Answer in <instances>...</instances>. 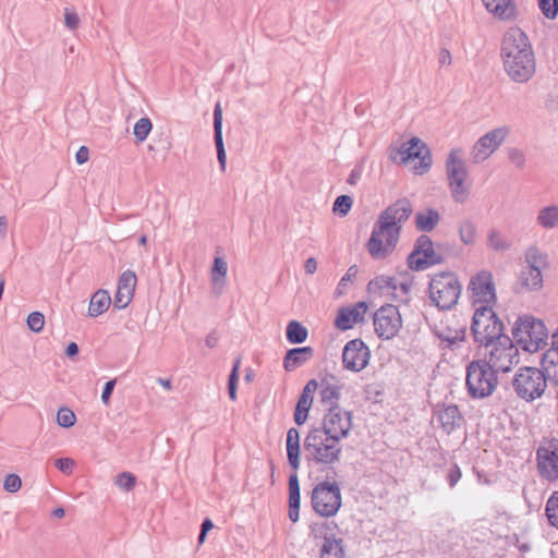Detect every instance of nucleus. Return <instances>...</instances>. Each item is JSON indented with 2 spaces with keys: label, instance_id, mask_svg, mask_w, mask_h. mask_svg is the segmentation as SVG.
I'll return each instance as SVG.
<instances>
[{
  "label": "nucleus",
  "instance_id": "obj_1",
  "mask_svg": "<svg viewBox=\"0 0 558 558\" xmlns=\"http://www.w3.org/2000/svg\"><path fill=\"white\" fill-rule=\"evenodd\" d=\"M413 211L409 199L400 198L380 213L365 247L373 259L388 257L397 247L402 225Z\"/></svg>",
  "mask_w": 558,
  "mask_h": 558
},
{
  "label": "nucleus",
  "instance_id": "obj_2",
  "mask_svg": "<svg viewBox=\"0 0 558 558\" xmlns=\"http://www.w3.org/2000/svg\"><path fill=\"white\" fill-rule=\"evenodd\" d=\"M504 69L517 83H526L535 73V56L526 34L519 27L506 32L501 43Z\"/></svg>",
  "mask_w": 558,
  "mask_h": 558
},
{
  "label": "nucleus",
  "instance_id": "obj_3",
  "mask_svg": "<svg viewBox=\"0 0 558 558\" xmlns=\"http://www.w3.org/2000/svg\"><path fill=\"white\" fill-rule=\"evenodd\" d=\"M512 337L522 350L535 353L547 345L548 331L543 320L523 315L517 318L512 327Z\"/></svg>",
  "mask_w": 558,
  "mask_h": 558
},
{
  "label": "nucleus",
  "instance_id": "obj_4",
  "mask_svg": "<svg viewBox=\"0 0 558 558\" xmlns=\"http://www.w3.org/2000/svg\"><path fill=\"white\" fill-rule=\"evenodd\" d=\"M340 440H335L316 428H311L304 439V451L308 461L331 465L340 460L342 448Z\"/></svg>",
  "mask_w": 558,
  "mask_h": 558
},
{
  "label": "nucleus",
  "instance_id": "obj_5",
  "mask_svg": "<svg viewBox=\"0 0 558 558\" xmlns=\"http://www.w3.org/2000/svg\"><path fill=\"white\" fill-rule=\"evenodd\" d=\"M497 371L483 359L472 361L466 367V388L473 399H483L494 393L498 385Z\"/></svg>",
  "mask_w": 558,
  "mask_h": 558
},
{
  "label": "nucleus",
  "instance_id": "obj_6",
  "mask_svg": "<svg viewBox=\"0 0 558 558\" xmlns=\"http://www.w3.org/2000/svg\"><path fill=\"white\" fill-rule=\"evenodd\" d=\"M471 331L475 342L489 347L495 340L506 336L504 324L494 312L493 306H476L473 314Z\"/></svg>",
  "mask_w": 558,
  "mask_h": 558
},
{
  "label": "nucleus",
  "instance_id": "obj_7",
  "mask_svg": "<svg viewBox=\"0 0 558 558\" xmlns=\"http://www.w3.org/2000/svg\"><path fill=\"white\" fill-rule=\"evenodd\" d=\"M511 386L519 399L532 402L545 393L547 376L537 367L522 366L515 372Z\"/></svg>",
  "mask_w": 558,
  "mask_h": 558
},
{
  "label": "nucleus",
  "instance_id": "obj_8",
  "mask_svg": "<svg viewBox=\"0 0 558 558\" xmlns=\"http://www.w3.org/2000/svg\"><path fill=\"white\" fill-rule=\"evenodd\" d=\"M462 287L456 274L442 271L436 274L429 282L432 302L440 310H450L461 295Z\"/></svg>",
  "mask_w": 558,
  "mask_h": 558
},
{
  "label": "nucleus",
  "instance_id": "obj_9",
  "mask_svg": "<svg viewBox=\"0 0 558 558\" xmlns=\"http://www.w3.org/2000/svg\"><path fill=\"white\" fill-rule=\"evenodd\" d=\"M445 245L437 243L426 235H420L414 244L412 253L408 257L409 268L414 271L425 270L430 266L445 263Z\"/></svg>",
  "mask_w": 558,
  "mask_h": 558
},
{
  "label": "nucleus",
  "instance_id": "obj_10",
  "mask_svg": "<svg viewBox=\"0 0 558 558\" xmlns=\"http://www.w3.org/2000/svg\"><path fill=\"white\" fill-rule=\"evenodd\" d=\"M490 350L484 361L498 373H508L520 362L519 348L509 336H504L489 344Z\"/></svg>",
  "mask_w": 558,
  "mask_h": 558
},
{
  "label": "nucleus",
  "instance_id": "obj_11",
  "mask_svg": "<svg viewBox=\"0 0 558 558\" xmlns=\"http://www.w3.org/2000/svg\"><path fill=\"white\" fill-rule=\"evenodd\" d=\"M342 504L341 490L336 482H320L312 492V506L324 518L337 514Z\"/></svg>",
  "mask_w": 558,
  "mask_h": 558
},
{
  "label": "nucleus",
  "instance_id": "obj_12",
  "mask_svg": "<svg viewBox=\"0 0 558 558\" xmlns=\"http://www.w3.org/2000/svg\"><path fill=\"white\" fill-rule=\"evenodd\" d=\"M510 132L509 126L502 125L482 135L471 150L473 162L481 163L487 160L504 144Z\"/></svg>",
  "mask_w": 558,
  "mask_h": 558
},
{
  "label": "nucleus",
  "instance_id": "obj_13",
  "mask_svg": "<svg viewBox=\"0 0 558 558\" xmlns=\"http://www.w3.org/2000/svg\"><path fill=\"white\" fill-rule=\"evenodd\" d=\"M374 330L380 339H392L402 327V318L396 305L380 306L373 317Z\"/></svg>",
  "mask_w": 558,
  "mask_h": 558
},
{
  "label": "nucleus",
  "instance_id": "obj_14",
  "mask_svg": "<svg viewBox=\"0 0 558 558\" xmlns=\"http://www.w3.org/2000/svg\"><path fill=\"white\" fill-rule=\"evenodd\" d=\"M315 428L331 435L335 440L347 438L352 428V413L341 407L328 408L323 418V426Z\"/></svg>",
  "mask_w": 558,
  "mask_h": 558
},
{
  "label": "nucleus",
  "instance_id": "obj_15",
  "mask_svg": "<svg viewBox=\"0 0 558 558\" xmlns=\"http://www.w3.org/2000/svg\"><path fill=\"white\" fill-rule=\"evenodd\" d=\"M398 155L402 163L417 159L414 165L415 173L423 174L427 172L432 166V155L427 145L418 137H412L398 148Z\"/></svg>",
  "mask_w": 558,
  "mask_h": 558
},
{
  "label": "nucleus",
  "instance_id": "obj_16",
  "mask_svg": "<svg viewBox=\"0 0 558 558\" xmlns=\"http://www.w3.org/2000/svg\"><path fill=\"white\" fill-rule=\"evenodd\" d=\"M468 290L474 305L492 306L496 303L497 296L493 275L487 270H482L473 276Z\"/></svg>",
  "mask_w": 558,
  "mask_h": 558
},
{
  "label": "nucleus",
  "instance_id": "obj_17",
  "mask_svg": "<svg viewBox=\"0 0 558 558\" xmlns=\"http://www.w3.org/2000/svg\"><path fill=\"white\" fill-rule=\"evenodd\" d=\"M537 470L539 475L549 481L558 480V441L550 440L536 450Z\"/></svg>",
  "mask_w": 558,
  "mask_h": 558
},
{
  "label": "nucleus",
  "instance_id": "obj_18",
  "mask_svg": "<svg viewBox=\"0 0 558 558\" xmlns=\"http://www.w3.org/2000/svg\"><path fill=\"white\" fill-rule=\"evenodd\" d=\"M369 357L371 351L362 339L350 340L342 351L343 367L355 373L367 366Z\"/></svg>",
  "mask_w": 558,
  "mask_h": 558
},
{
  "label": "nucleus",
  "instance_id": "obj_19",
  "mask_svg": "<svg viewBox=\"0 0 558 558\" xmlns=\"http://www.w3.org/2000/svg\"><path fill=\"white\" fill-rule=\"evenodd\" d=\"M434 418L446 434L461 428L464 423V417L456 404L438 405L434 412Z\"/></svg>",
  "mask_w": 558,
  "mask_h": 558
},
{
  "label": "nucleus",
  "instance_id": "obj_20",
  "mask_svg": "<svg viewBox=\"0 0 558 558\" xmlns=\"http://www.w3.org/2000/svg\"><path fill=\"white\" fill-rule=\"evenodd\" d=\"M318 395L322 404L328 408L340 407L341 386L339 378L333 374H325L318 381Z\"/></svg>",
  "mask_w": 558,
  "mask_h": 558
},
{
  "label": "nucleus",
  "instance_id": "obj_21",
  "mask_svg": "<svg viewBox=\"0 0 558 558\" xmlns=\"http://www.w3.org/2000/svg\"><path fill=\"white\" fill-rule=\"evenodd\" d=\"M468 169L463 160V150L461 148H453L446 159V175L447 181L466 180Z\"/></svg>",
  "mask_w": 558,
  "mask_h": 558
},
{
  "label": "nucleus",
  "instance_id": "obj_22",
  "mask_svg": "<svg viewBox=\"0 0 558 558\" xmlns=\"http://www.w3.org/2000/svg\"><path fill=\"white\" fill-rule=\"evenodd\" d=\"M214 141L217 149V158L222 171L226 169L227 155L222 137V109L219 102L214 109Z\"/></svg>",
  "mask_w": 558,
  "mask_h": 558
},
{
  "label": "nucleus",
  "instance_id": "obj_23",
  "mask_svg": "<svg viewBox=\"0 0 558 558\" xmlns=\"http://www.w3.org/2000/svg\"><path fill=\"white\" fill-rule=\"evenodd\" d=\"M314 356V349L312 347H299L287 351L283 357V368L287 372H292L296 367L302 366Z\"/></svg>",
  "mask_w": 558,
  "mask_h": 558
},
{
  "label": "nucleus",
  "instance_id": "obj_24",
  "mask_svg": "<svg viewBox=\"0 0 558 558\" xmlns=\"http://www.w3.org/2000/svg\"><path fill=\"white\" fill-rule=\"evenodd\" d=\"M543 287V275L539 269L524 267L520 271L518 292L537 291Z\"/></svg>",
  "mask_w": 558,
  "mask_h": 558
},
{
  "label": "nucleus",
  "instance_id": "obj_25",
  "mask_svg": "<svg viewBox=\"0 0 558 558\" xmlns=\"http://www.w3.org/2000/svg\"><path fill=\"white\" fill-rule=\"evenodd\" d=\"M300 502V483L296 471H294L289 476V519L292 522L299 520Z\"/></svg>",
  "mask_w": 558,
  "mask_h": 558
},
{
  "label": "nucleus",
  "instance_id": "obj_26",
  "mask_svg": "<svg viewBox=\"0 0 558 558\" xmlns=\"http://www.w3.org/2000/svg\"><path fill=\"white\" fill-rule=\"evenodd\" d=\"M287 457L289 464L294 471L300 468V433L295 427L287 432Z\"/></svg>",
  "mask_w": 558,
  "mask_h": 558
},
{
  "label": "nucleus",
  "instance_id": "obj_27",
  "mask_svg": "<svg viewBox=\"0 0 558 558\" xmlns=\"http://www.w3.org/2000/svg\"><path fill=\"white\" fill-rule=\"evenodd\" d=\"M439 221L440 215L438 210L434 208H427L415 215V227L422 232L433 231Z\"/></svg>",
  "mask_w": 558,
  "mask_h": 558
},
{
  "label": "nucleus",
  "instance_id": "obj_28",
  "mask_svg": "<svg viewBox=\"0 0 558 558\" xmlns=\"http://www.w3.org/2000/svg\"><path fill=\"white\" fill-rule=\"evenodd\" d=\"M111 304V298L106 290L96 291L89 302L88 314L92 317H97L104 314Z\"/></svg>",
  "mask_w": 558,
  "mask_h": 558
},
{
  "label": "nucleus",
  "instance_id": "obj_29",
  "mask_svg": "<svg viewBox=\"0 0 558 558\" xmlns=\"http://www.w3.org/2000/svg\"><path fill=\"white\" fill-rule=\"evenodd\" d=\"M362 320L361 312L353 307H342L339 310L335 325L340 330L352 328L354 323Z\"/></svg>",
  "mask_w": 558,
  "mask_h": 558
},
{
  "label": "nucleus",
  "instance_id": "obj_30",
  "mask_svg": "<svg viewBox=\"0 0 558 558\" xmlns=\"http://www.w3.org/2000/svg\"><path fill=\"white\" fill-rule=\"evenodd\" d=\"M320 558H345L343 541L326 536L320 548Z\"/></svg>",
  "mask_w": 558,
  "mask_h": 558
},
{
  "label": "nucleus",
  "instance_id": "obj_31",
  "mask_svg": "<svg viewBox=\"0 0 558 558\" xmlns=\"http://www.w3.org/2000/svg\"><path fill=\"white\" fill-rule=\"evenodd\" d=\"M227 272V262L222 257H216L211 268V282L217 293H220L225 287Z\"/></svg>",
  "mask_w": 558,
  "mask_h": 558
},
{
  "label": "nucleus",
  "instance_id": "obj_32",
  "mask_svg": "<svg viewBox=\"0 0 558 558\" xmlns=\"http://www.w3.org/2000/svg\"><path fill=\"white\" fill-rule=\"evenodd\" d=\"M368 290L374 293H391L398 290V280L395 277L379 276L369 281Z\"/></svg>",
  "mask_w": 558,
  "mask_h": 558
},
{
  "label": "nucleus",
  "instance_id": "obj_33",
  "mask_svg": "<svg viewBox=\"0 0 558 558\" xmlns=\"http://www.w3.org/2000/svg\"><path fill=\"white\" fill-rule=\"evenodd\" d=\"M485 8L500 19H510L513 15L511 0H482Z\"/></svg>",
  "mask_w": 558,
  "mask_h": 558
},
{
  "label": "nucleus",
  "instance_id": "obj_34",
  "mask_svg": "<svg viewBox=\"0 0 558 558\" xmlns=\"http://www.w3.org/2000/svg\"><path fill=\"white\" fill-rule=\"evenodd\" d=\"M524 260L526 263L527 268H536L542 271L543 268L547 267L548 265V256L547 254L543 253L538 247L536 246H530L525 254H524Z\"/></svg>",
  "mask_w": 558,
  "mask_h": 558
},
{
  "label": "nucleus",
  "instance_id": "obj_35",
  "mask_svg": "<svg viewBox=\"0 0 558 558\" xmlns=\"http://www.w3.org/2000/svg\"><path fill=\"white\" fill-rule=\"evenodd\" d=\"M308 336L307 328L298 320H291L286 330L287 340L293 344H300L306 341Z\"/></svg>",
  "mask_w": 558,
  "mask_h": 558
},
{
  "label": "nucleus",
  "instance_id": "obj_36",
  "mask_svg": "<svg viewBox=\"0 0 558 558\" xmlns=\"http://www.w3.org/2000/svg\"><path fill=\"white\" fill-rule=\"evenodd\" d=\"M537 223L545 229L556 228L558 226V206L551 205L541 209Z\"/></svg>",
  "mask_w": 558,
  "mask_h": 558
},
{
  "label": "nucleus",
  "instance_id": "obj_37",
  "mask_svg": "<svg viewBox=\"0 0 558 558\" xmlns=\"http://www.w3.org/2000/svg\"><path fill=\"white\" fill-rule=\"evenodd\" d=\"M448 186L454 202L459 204L466 202L470 195V186L465 184V180L448 182Z\"/></svg>",
  "mask_w": 558,
  "mask_h": 558
},
{
  "label": "nucleus",
  "instance_id": "obj_38",
  "mask_svg": "<svg viewBox=\"0 0 558 558\" xmlns=\"http://www.w3.org/2000/svg\"><path fill=\"white\" fill-rule=\"evenodd\" d=\"M459 235L462 243L472 245L476 239V226L470 219H464L459 226Z\"/></svg>",
  "mask_w": 558,
  "mask_h": 558
},
{
  "label": "nucleus",
  "instance_id": "obj_39",
  "mask_svg": "<svg viewBox=\"0 0 558 558\" xmlns=\"http://www.w3.org/2000/svg\"><path fill=\"white\" fill-rule=\"evenodd\" d=\"M137 278L133 270H125L122 272L118 280V290L128 294H134Z\"/></svg>",
  "mask_w": 558,
  "mask_h": 558
},
{
  "label": "nucleus",
  "instance_id": "obj_40",
  "mask_svg": "<svg viewBox=\"0 0 558 558\" xmlns=\"http://www.w3.org/2000/svg\"><path fill=\"white\" fill-rule=\"evenodd\" d=\"M487 244L492 250L497 252H505L511 246V243L497 230L489 232Z\"/></svg>",
  "mask_w": 558,
  "mask_h": 558
},
{
  "label": "nucleus",
  "instance_id": "obj_41",
  "mask_svg": "<svg viewBox=\"0 0 558 558\" xmlns=\"http://www.w3.org/2000/svg\"><path fill=\"white\" fill-rule=\"evenodd\" d=\"M545 513L549 524L558 529V490L554 492L548 498Z\"/></svg>",
  "mask_w": 558,
  "mask_h": 558
},
{
  "label": "nucleus",
  "instance_id": "obj_42",
  "mask_svg": "<svg viewBox=\"0 0 558 558\" xmlns=\"http://www.w3.org/2000/svg\"><path fill=\"white\" fill-rule=\"evenodd\" d=\"M241 365V357H236L231 373L228 379V393L232 401L236 400V390H238V381H239V369Z\"/></svg>",
  "mask_w": 558,
  "mask_h": 558
},
{
  "label": "nucleus",
  "instance_id": "obj_43",
  "mask_svg": "<svg viewBox=\"0 0 558 558\" xmlns=\"http://www.w3.org/2000/svg\"><path fill=\"white\" fill-rule=\"evenodd\" d=\"M352 205H353V199L351 196L340 195L336 198V201L333 203L332 211L340 217H344L350 211Z\"/></svg>",
  "mask_w": 558,
  "mask_h": 558
},
{
  "label": "nucleus",
  "instance_id": "obj_44",
  "mask_svg": "<svg viewBox=\"0 0 558 558\" xmlns=\"http://www.w3.org/2000/svg\"><path fill=\"white\" fill-rule=\"evenodd\" d=\"M151 128L153 124L148 118H141L134 125L133 134L138 142H144L151 131Z\"/></svg>",
  "mask_w": 558,
  "mask_h": 558
},
{
  "label": "nucleus",
  "instance_id": "obj_45",
  "mask_svg": "<svg viewBox=\"0 0 558 558\" xmlns=\"http://www.w3.org/2000/svg\"><path fill=\"white\" fill-rule=\"evenodd\" d=\"M76 422L74 412L68 408H61L57 413V423L64 428L72 427Z\"/></svg>",
  "mask_w": 558,
  "mask_h": 558
},
{
  "label": "nucleus",
  "instance_id": "obj_46",
  "mask_svg": "<svg viewBox=\"0 0 558 558\" xmlns=\"http://www.w3.org/2000/svg\"><path fill=\"white\" fill-rule=\"evenodd\" d=\"M114 484L121 489L130 492L136 484V477L131 472H122L116 477Z\"/></svg>",
  "mask_w": 558,
  "mask_h": 558
},
{
  "label": "nucleus",
  "instance_id": "obj_47",
  "mask_svg": "<svg viewBox=\"0 0 558 558\" xmlns=\"http://www.w3.org/2000/svg\"><path fill=\"white\" fill-rule=\"evenodd\" d=\"M313 403L305 402L303 403L302 400H298L295 410H294V422L298 425H303L308 416L310 409Z\"/></svg>",
  "mask_w": 558,
  "mask_h": 558
},
{
  "label": "nucleus",
  "instance_id": "obj_48",
  "mask_svg": "<svg viewBox=\"0 0 558 558\" xmlns=\"http://www.w3.org/2000/svg\"><path fill=\"white\" fill-rule=\"evenodd\" d=\"M538 5L547 19H555L558 13V0H538Z\"/></svg>",
  "mask_w": 558,
  "mask_h": 558
},
{
  "label": "nucleus",
  "instance_id": "obj_49",
  "mask_svg": "<svg viewBox=\"0 0 558 558\" xmlns=\"http://www.w3.org/2000/svg\"><path fill=\"white\" fill-rule=\"evenodd\" d=\"M27 326L34 332H40L45 326V316L40 312H33L27 317Z\"/></svg>",
  "mask_w": 558,
  "mask_h": 558
},
{
  "label": "nucleus",
  "instance_id": "obj_50",
  "mask_svg": "<svg viewBox=\"0 0 558 558\" xmlns=\"http://www.w3.org/2000/svg\"><path fill=\"white\" fill-rule=\"evenodd\" d=\"M508 158L510 162L514 165L515 168L518 169L524 168L526 163L525 154L523 153V150L517 147H511L508 149Z\"/></svg>",
  "mask_w": 558,
  "mask_h": 558
},
{
  "label": "nucleus",
  "instance_id": "obj_51",
  "mask_svg": "<svg viewBox=\"0 0 558 558\" xmlns=\"http://www.w3.org/2000/svg\"><path fill=\"white\" fill-rule=\"evenodd\" d=\"M318 389V380L311 379L304 386L299 400H302L303 403L310 402L313 403V395Z\"/></svg>",
  "mask_w": 558,
  "mask_h": 558
},
{
  "label": "nucleus",
  "instance_id": "obj_52",
  "mask_svg": "<svg viewBox=\"0 0 558 558\" xmlns=\"http://www.w3.org/2000/svg\"><path fill=\"white\" fill-rule=\"evenodd\" d=\"M22 481L16 474H9L3 482V488L9 493H16L21 489Z\"/></svg>",
  "mask_w": 558,
  "mask_h": 558
},
{
  "label": "nucleus",
  "instance_id": "obj_53",
  "mask_svg": "<svg viewBox=\"0 0 558 558\" xmlns=\"http://www.w3.org/2000/svg\"><path fill=\"white\" fill-rule=\"evenodd\" d=\"M464 337H465V329H461V330L454 331V335H451V331H449L448 333H440L439 335V338L442 341L448 342L449 345H453V344H457L459 342H462L464 340Z\"/></svg>",
  "mask_w": 558,
  "mask_h": 558
},
{
  "label": "nucleus",
  "instance_id": "obj_54",
  "mask_svg": "<svg viewBox=\"0 0 558 558\" xmlns=\"http://www.w3.org/2000/svg\"><path fill=\"white\" fill-rule=\"evenodd\" d=\"M132 298V294H128L117 289L113 305L118 310H123L130 304Z\"/></svg>",
  "mask_w": 558,
  "mask_h": 558
},
{
  "label": "nucleus",
  "instance_id": "obj_55",
  "mask_svg": "<svg viewBox=\"0 0 558 558\" xmlns=\"http://www.w3.org/2000/svg\"><path fill=\"white\" fill-rule=\"evenodd\" d=\"M56 468L64 474H71L74 468V460L70 458H59L54 461Z\"/></svg>",
  "mask_w": 558,
  "mask_h": 558
},
{
  "label": "nucleus",
  "instance_id": "obj_56",
  "mask_svg": "<svg viewBox=\"0 0 558 558\" xmlns=\"http://www.w3.org/2000/svg\"><path fill=\"white\" fill-rule=\"evenodd\" d=\"M64 24L71 31L76 29L78 27V24H80L78 15L75 12H72V11L65 9V12H64Z\"/></svg>",
  "mask_w": 558,
  "mask_h": 558
},
{
  "label": "nucleus",
  "instance_id": "obj_57",
  "mask_svg": "<svg viewBox=\"0 0 558 558\" xmlns=\"http://www.w3.org/2000/svg\"><path fill=\"white\" fill-rule=\"evenodd\" d=\"M462 476L461 470L458 464H453L447 474V481L450 487H454Z\"/></svg>",
  "mask_w": 558,
  "mask_h": 558
},
{
  "label": "nucleus",
  "instance_id": "obj_58",
  "mask_svg": "<svg viewBox=\"0 0 558 558\" xmlns=\"http://www.w3.org/2000/svg\"><path fill=\"white\" fill-rule=\"evenodd\" d=\"M116 383H117L116 379H111V380H108L105 384V387H104V390H102V393H101V401L106 405H108L109 402H110V397H111L112 391L114 389Z\"/></svg>",
  "mask_w": 558,
  "mask_h": 558
},
{
  "label": "nucleus",
  "instance_id": "obj_59",
  "mask_svg": "<svg viewBox=\"0 0 558 558\" xmlns=\"http://www.w3.org/2000/svg\"><path fill=\"white\" fill-rule=\"evenodd\" d=\"M89 158V150L86 146H81L76 151L75 160L78 165L85 163Z\"/></svg>",
  "mask_w": 558,
  "mask_h": 558
},
{
  "label": "nucleus",
  "instance_id": "obj_60",
  "mask_svg": "<svg viewBox=\"0 0 558 558\" xmlns=\"http://www.w3.org/2000/svg\"><path fill=\"white\" fill-rule=\"evenodd\" d=\"M452 61L451 53L448 49L441 48L438 56V62L440 65H450Z\"/></svg>",
  "mask_w": 558,
  "mask_h": 558
},
{
  "label": "nucleus",
  "instance_id": "obj_61",
  "mask_svg": "<svg viewBox=\"0 0 558 558\" xmlns=\"http://www.w3.org/2000/svg\"><path fill=\"white\" fill-rule=\"evenodd\" d=\"M304 270L307 275H313L317 270V260L314 257L306 259Z\"/></svg>",
  "mask_w": 558,
  "mask_h": 558
},
{
  "label": "nucleus",
  "instance_id": "obj_62",
  "mask_svg": "<svg viewBox=\"0 0 558 558\" xmlns=\"http://www.w3.org/2000/svg\"><path fill=\"white\" fill-rule=\"evenodd\" d=\"M206 345L210 349L216 348L218 344V336L216 331H211L205 339Z\"/></svg>",
  "mask_w": 558,
  "mask_h": 558
},
{
  "label": "nucleus",
  "instance_id": "obj_63",
  "mask_svg": "<svg viewBox=\"0 0 558 558\" xmlns=\"http://www.w3.org/2000/svg\"><path fill=\"white\" fill-rule=\"evenodd\" d=\"M65 354L70 359L76 356L78 354V345L75 342L69 343L65 349Z\"/></svg>",
  "mask_w": 558,
  "mask_h": 558
},
{
  "label": "nucleus",
  "instance_id": "obj_64",
  "mask_svg": "<svg viewBox=\"0 0 558 558\" xmlns=\"http://www.w3.org/2000/svg\"><path fill=\"white\" fill-rule=\"evenodd\" d=\"M356 274H357V267H356V265L351 266V267L348 269V271H347L345 276L341 279V281H340L339 286L344 284V282H345L347 280H351V278H352V277H354Z\"/></svg>",
  "mask_w": 558,
  "mask_h": 558
}]
</instances>
